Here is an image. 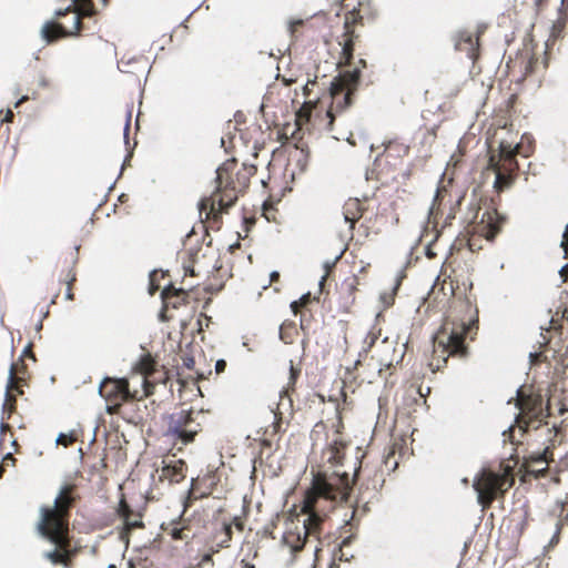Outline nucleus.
<instances>
[{"instance_id":"58836bf2","label":"nucleus","mask_w":568,"mask_h":568,"mask_svg":"<svg viewBox=\"0 0 568 568\" xmlns=\"http://www.w3.org/2000/svg\"><path fill=\"white\" fill-rule=\"evenodd\" d=\"M311 302V294L303 295L300 300L291 303V310L296 315L303 307Z\"/></svg>"},{"instance_id":"f257e3e1","label":"nucleus","mask_w":568,"mask_h":568,"mask_svg":"<svg viewBox=\"0 0 568 568\" xmlns=\"http://www.w3.org/2000/svg\"><path fill=\"white\" fill-rule=\"evenodd\" d=\"M361 467L351 479L346 471L335 470L332 474L318 471L314 475L311 488L305 493L301 514L291 518L285 526L283 544L291 552L301 551L312 538L320 544L326 510L332 509L335 501L347 500L352 485L359 476Z\"/></svg>"},{"instance_id":"6e6552de","label":"nucleus","mask_w":568,"mask_h":568,"mask_svg":"<svg viewBox=\"0 0 568 568\" xmlns=\"http://www.w3.org/2000/svg\"><path fill=\"white\" fill-rule=\"evenodd\" d=\"M515 484L513 468L509 465L503 467L501 473H495L484 468L475 477L474 489L477 493L478 504L483 509H488L493 503L505 495Z\"/></svg>"},{"instance_id":"79ce46f5","label":"nucleus","mask_w":568,"mask_h":568,"mask_svg":"<svg viewBox=\"0 0 568 568\" xmlns=\"http://www.w3.org/2000/svg\"><path fill=\"white\" fill-rule=\"evenodd\" d=\"M384 484L383 470H375L372 480V486L375 491H378Z\"/></svg>"},{"instance_id":"a878e982","label":"nucleus","mask_w":568,"mask_h":568,"mask_svg":"<svg viewBox=\"0 0 568 568\" xmlns=\"http://www.w3.org/2000/svg\"><path fill=\"white\" fill-rule=\"evenodd\" d=\"M161 529L173 540L187 541L192 539V531L187 527L179 526V523H174L173 520L163 523Z\"/></svg>"},{"instance_id":"1a4fd4ad","label":"nucleus","mask_w":568,"mask_h":568,"mask_svg":"<svg viewBox=\"0 0 568 568\" xmlns=\"http://www.w3.org/2000/svg\"><path fill=\"white\" fill-rule=\"evenodd\" d=\"M517 154L510 143L500 142L498 153H491L488 160L487 170L495 173L494 190L501 193L514 184L518 176L519 164Z\"/></svg>"},{"instance_id":"c9c22d12","label":"nucleus","mask_w":568,"mask_h":568,"mask_svg":"<svg viewBox=\"0 0 568 568\" xmlns=\"http://www.w3.org/2000/svg\"><path fill=\"white\" fill-rule=\"evenodd\" d=\"M69 549L62 550L55 547L54 550L48 552L47 558H49L54 564H65L69 559Z\"/></svg>"},{"instance_id":"680f3d73","label":"nucleus","mask_w":568,"mask_h":568,"mask_svg":"<svg viewBox=\"0 0 568 568\" xmlns=\"http://www.w3.org/2000/svg\"><path fill=\"white\" fill-rule=\"evenodd\" d=\"M55 19H57V20H52V21H53V22H63V23H65V24H69V26H70V23H71V21H72V14H69L67 18H61V19H58V18L55 17Z\"/></svg>"},{"instance_id":"423d86ee","label":"nucleus","mask_w":568,"mask_h":568,"mask_svg":"<svg viewBox=\"0 0 568 568\" xmlns=\"http://www.w3.org/2000/svg\"><path fill=\"white\" fill-rule=\"evenodd\" d=\"M75 486H63L54 499L53 505L42 506L37 523L38 534L55 547L67 550L71 546L70 517L75 497Z\"/></svg>"},{"instance_id":"39448f33","label":"nucleus","mask_w":568,"mask_h":568,"mask_svg":"<svg viewBox=\"0 0 568 568\" xmlns=\"http://www.w3.org/2000/svg\"><path fill=\"white\" fill-rule=\"evenodd\" d=\"M255 173L254 164L244 162L239 166L236 159L226 160L216 170L215 191L199 203L200 217L216 221L223 212L235 204L240 195L245 193Z\"/></svg>"},{"instance_id":"c03bdc74","label":"nucleus","mask_w":568,"mask_h":568,"mask_svg":"<svg viewBox=\"0 0 568 568\" xmlns=\"http://www.w3.org/2000/svg\"><path fill=\"white\" fill-rule=\"evenodd\" d=\"M342 288L345 290L348 295H352L356 290V278L353 277L349 281H345L342 285Z\"/></svg>"},{"instance_id":"de8ad7c7","label":"nucleus","mask_w":568,"mask_h":568,"mask_svg":"<svg viewBox=\"0 0 568 568\" xmlns=\"http://www.w3.org/2000/svg\"><path fill=\"white\" fill-rule=\"evenodd\" d=\"M447 190L445 187H438L437 189V192H436V195H435V199H434V204H433V207L437 204L438 206L440 205L442 203V199L444 196V193H446Z\"/></svg>"},{"instance_id":"69168bd1","label":"nucleus","mask_w":568,"mask_h":568,"mask_svg":"<svg viewBox=\"0 0 568 568\" xmlns=\"http://www.w3.org/2000/svg\"><path fill=\"white\" fill-rule=\"evenodd\" d=\"M271 282H277L280 280V273L274 271L270 274Z\"/></svg>"},{"instance_id":"052dcab7","label":"nucleus","mask_w":568,"mask_h":568,"mask_svg":"<svg viewBox=\"0 0 568 568\" xmlns=\"http://www.w3.org/2000/svg\"><path fill=\"white\" fill-rule=\"evenodd\" d=\"M11 429L10 425L8 423H6V419H2L1 420V425H0V433H1V436L6 433V432H9Z\"/></svg>"},{"instance_id":"a18cd8bd","label":"nucleus","mask_w":568,"mask_h":568,"mask_svg":"<svg viewBox=\"0 0 568 568\" xmlns=\"http://www.w3.org/2000/svg\"><path fill=\"white\" fill-rule=\"evenodd\" d=\"M225 524H232V528L235 527L239 531L244 530V520L239 516L234 517L232 521H225Z\"/></svg>"},{"instance_id":"5701e85b","label":"nucleus","mask_w":568,"mask_h":568,"mask_svg":"<svg viewBox=\"0 0 568 568\" xmlns=\"http://www.w3.org/2000/svg\"><path fill=\"white\" fill-rule=\"evenodd\" d=\"M233 530L232 524H225L223 521L219 528L212 535L211 538V550L217 552L222 548H229L232 540Z\"/></svg>"},{"instance_id":"20e7f679","label":"nucleus","mask_w":568,"mask_h":568,"mask_svg":"<svg viewBox=\"0 0 568 568\" xmlns=\"http://www.w3.org/2000/svg\"><path fill=\"white\" fill-rule=\"evenodd\" d=\"M367 63L359 59L352 70H344L336 75L329 85L331 104L324 108L321 101H305L296 112V125L303 129L311 125L313 129L323 130L333 133L335 122L342 119L344 112L353 104L354 95L361 82L362 69Z\"/></svg>"},{"instance_id":"0eeeda50","label":"nucleus","mask_w":568,"mask_h":568,"mask_svg":"<svg viewBox=\"0 0 568 568\" xmlns=\"http://www.w3.org/2000/svg\"><path fill=\"white\" fill-rule=\"evenodd\" d=\"M72 14V21L69 24L63 22L47 21L41 29L42 38L52 43L62 38L77 37L85 29L83 19L91 18L95 14L92 0H72L64 9L55 11L58 19L67 18Z\"/></svg>"},{"instance_id":"72a5a7b5","label":"nucleus","mask_w":568,"mask_h":568,"mask_svg":"<svg viewBox=\"0 0 568 568\" xmlns=\"http://www.w3.org/2000/svg\"><path fill=\"white\" fill-rule=\"evenodd\" d=\"M307 21L308 20L303 19H294L290 21L288 32L293 39L297 40L303 36Z\"/></svg>"},{"instance_id":"7c9ffc66","label":"nucleus","mask_w":568,"mask_h":568,"mask_svg":"<svg viewBox=\"0 0 568 568\" xmlns=\"http://www.w3.org/2000/svg\"><path fill=\"white\" fill-rule=\"evenodd\" d=\"M353 540V536H349V537H346L343 539V541L341 542L339 547L337 550L334 551L333 554V559L336 561H351V559L354 558V554L348 551L346 548L351 545Z\"/></svg>"},{"instance_id":"412c9836","label":"nucleus","mask_w":568,"mask_h":568,"mask_svg":"<svg viewBox=\"0 0 568 568\" xmlns=\"http://www.w3.org/2000/svg\"><path fill=\"white\" fill-rule=\"evenodd\" d=\"M455 50L465 52L475 62L479 57V34L474 38L468 31H459L455 37Z\"/></svg>"},{"instance_id":"4be33fe9","label":"nucleus","mask_w":568,"mask_h":568,"mask_svg":"<svg viewBox=\"0 0 568 568\" xmlns=\"http://www.w3.org/2000/svg\"><path fill=\"white\" fill-rule=\"evenodd\" d=\"M186 463L182 459L165 464L160 474V479H166L170 484H179L186 477Z\"/></svg>"},{"instance_id":"2eb2a0df","label":"nucleus","mask_w":568,"mask_h":568,"mask_svg":"<svg viewBox=\"0 0 568 568\" xmlns=\"http://www.w3.org/2000/svg\"><path fill=\"white\" fill-rule=\"evenodd\" d=\"M334 403V419L331 420L329 427L333 429V435L328 447L323 452V457L332 466H338L345 456V449L347 443L343 438L344 423L339 404L336 400Z\"/></svg>"},{"instance_id":"b1692460","label":"nucleus","mask_w":568,"mask_h":568,"mask_svg":"<svg viewBox=\"0 0 568 568\" xmlns=\"http://www.w3.org/2000/svg\"><path fill=\"white\" fill-rule=\"evenodd\" d=\"M365 207L358 199H348L343 205V215L345 222L353 229L355 223L363 216Z\"/></svg>"},{"instance_id":"4c0bfd02","label":"nucleus","mask_w":568,"mask_h":568,"mask_svg":"<svg viewBox=\"0 0 568 568\" xmlns=\"http://www.w3.org/2000/svg\"><path fill=\"white\" fill-rule=\"evenodd\" d=\"M537 61V58L534 55H527L526 58L521 59L520 69L523 70L525 78L534 72Z\"/></svg>"},{"instance_id":"603ef678","label":"nucleus","mask_w":568,"mask_h":568,"mask_svg":"<svg viewBox=\"0 0 568 568\" xmlns=\"http://www.w3.org/2000/svg\"><path fill=\"white\" fill-rule=\"evenodd\" d=\"M282 416L281 414H275V422L273 423V433L276 434L281 429Z\"/></svg>"},{"instance_id":"e2e57ef3","label":"nucleus","mask_w":568,"mask_h":568,"mask_svg":"<svg viewBox=\"0 0 568 568\" xmlns=\"http://www.w3.org/2000/svg\"><path fill=\"white\" fill-rule=\"evenodd\" d=\"M183 364L187 367V368H192L193 365H194V359L192 357H184L183 358Z\"/></svg>"},{"instance_id":"393cba45","label":"nucleus","mask_w":568,"mask_h":568,"mask_svg":"<svg viewBox=\"0 0 568 568\" xmlns=\"http://www.w3.org/2000/svg\"><path fill=\"white\" fill-rule=\"evenodd\" d=\"M23 390L19 387L7 385L6 399L2 406V419H10L17 409V395H22Z\"/></svg>"},{"instance_id":"bf43d9fd","label":"nucleus","mask_w":568,"mask_h":568,"mask_svg":"<svg viewBox=\"0 0 568 568\" xmlns=\"http://www.w3.org/2000/svg\"><path fill=\"white\" fill-rule=\"evenodd\" d=\"M550 329L560 332L561 324L558 322V320L551 318V321H550Z\"/></svg>"},{"instance_id":"6e6d98bb","label":"nucleus","mask_w":568,"mask_h":568,"mask_svg":"<svg viewBox=\"0 0 568 568\" xmlns=\"http://www.w3.org/2000/svg\"><path fill=\"white\" fill-rule=\"evenodd\" d=\"M14 114L11 109H8L4 113V116L0 120L1 123L7 122L11 123L13 121Z\"/></svg>"},{"instance_id":"49530a36","label":"nucleus","mask_w":568,"mask_h":568,"mask_svg":"<svg viewBox=\"0 0 568 568\" xmlns=\"http://www.w3.org/2000/svg\"><path fill=\"white\" fill-rule=\"evenodd\" d=\"M316 84H317L316 79H314V80H308V81L306 82V84H305V85H304V88H303V92H304V95H305L306 98H310V95H311V93H312V91H313V87H314V85H316Z\"/></svg>"},{"instance_id":"cd10ccee","label":"nucleus","mask_w":568,"mask_h":568,"mask_svg":"<svg viewBox=\"0 0 568 568\" xmlns=\"http://www.w3.org/2000/svg\"><path fill=\"white\" fill-rule=\"evenodd\" d=\"M568 21V9H564L561 6L558 11V18L551 27V32L548 41H557L562 38L564 30Z\"/></svg>"},{"instance_id":"c756f323","label":"nucleus","mask_w":568,"mask_h":568,"mask_svg":"<svg viewBox=\"0 0 568 568\" xmlns=\"http://www.w3.org/2000/svg\"><path fill=\"white\" fill-rule=\"evenodd\" d=\"M186 510H182L180 517L178 519H172L174 523H179V526L187 527L192 531V538L196 535L197 530L201 527V519L196 518V513L192 515V517H187Z\"/></svg>"},{"instance_id":"473e14b6","label":"nucleus","mask_w":568,"mask_h":568,"mask_svg":"<svg viewBox=\"0 0 568 568\" xmlns=\"http://www.w3.org/2000/svg\"><path fill=\"white\" fill-rule=\"evenodd\" d=\"M327 428L328 424L325 423L324 420H320L314 425L313 429L311 430V439L313 440L314 444L322 440L323 437L328 439Z\"/></svg>"},{"instance_id":"f3484780","label":"nucleus","mask_w":568,"mask_h":568,"mask_svg":"<svg viewBox=\"0 0 568 568\" xmlns=\"http://www.w3.org/2000/svg\"><path fill=\"white\" fill-rule=\"evenodd\" d=\"M263 132L261 126L256 123H251L244 128L236 129V133L230 136V143L232 149L237 150L239 148L247 149L252 152L253 156H257V152L261 149V138Z\"/></svg>"},{"instance_id":"09e8293b","label":"nucleus","mask_w":568,"mask_h":568,"mask_svg":"<svg viewBox=\"0 0 568 568\" xmlns=\"http://www.w3.org/2000/svg\"><path fill=\"white\" fill-rule=\"evenodd\" d=\"M455 216H456V209H455V206H452L449 212H448V214L445 217V222L443 224V227H446L447 225H450V223L455 219Z\"/></svg>"},{"instance_id":"f8f14e48","label":"nucleus","mask_w":568,"mask_h":568,"mask_svg":"<svg viewBox=\"0 0 568 568\" xmlns=\"http://www.w3.org/2000/svg\"><path fill=\"white\" fill-rule=\"evenodd\" d=\"M362 3L347 11L344 17V32L338 39V45L342 48L339 53L338 67H351L354 58V49L361 34L358 27L364 26V16L362 14Z\"/></svg>"},{"instance_id":"0e129e2a","label":"nucleus","mask_w":568,"mask_h":568,"mask_svg":"<svg viewBox=\"0 0 568 568\" xmlns=\"http://www.w3.org/2000/svg\"><path fill=\"white\" fill-rule=\"evenodd\" d=\"M426 256L428 258H434L436 256V253L433 251L432 245H428L426 248Z\"/></svg>"},{"instance_id":"9d476101","label":"nucleus","mask_w":568,"mask_h":568,"mask_svg":"<svg viewBox=\"0 0 568 568\" xmlns=\"http://www.w3.org/2000/svg\"><path fill=\"white\" fill-rule=\"evenodd\" d=\"M205 414L203 410L181 409L169 417L166 434L172 437L174 445H189L202 432Z\"/></svg>"},{"instance_id":"3c124183","label":"nucleus","mask_w":568,"mask_h":568,"mask_svg":"<svg viewBox=\"0 0 568 568\" xmlns=\"http://www.w3.org/2000/svg\"><path fill=\"white\" fill-rule=\"evenodd\" d=\"M184 270H185V275H190V276H199L200 275V272L195 270L194 264L185 265Z\"/></svg>"},{"instance_id":"774afa93","label":"nucleus","mask_w":568,"mask_h":568,"mask_svg":"<svg viewBox=\"0 0 568 568\" xmlns=\"http://www.w3.org/2000/svg\"><path fill=\"white\" fill-rule=\"evenodd\" d=\"M561 318L568 321V308L562 311Z\"/></svg>"},{"instance_id":"37998d69","label":"nucleus","mask_w":568,"mask_h":568,"mask_svg":"<svg viewBox=\"0 0 568 568\" xmlns=\"http://www.w3.org/2000/svg\"><path fill=\"white\" fill-rule=\"evenodd\" d=\"M75 442V438L72 436V435H67V434H60L57 438V443L59 445H62L64 447H68L70 446L71 444H73Z\"/></svg>"},{"instance_id":"2f4dec72","label":"nucleus","mask_w":568,"mask_h":568,"mask_svg":"<svg viewBox=\"0 0 568 568\" xmlns=\"http://www.w3.org/2000/svg\"><path fill=\"white\" fill-rule=\"evenodd\" d=\"M513 149L517 155L519 154L524 158H528L534 152V141L529 136L524 135L521 141Z\"/></svg>"},{"instance_id":"4468645a","label":"nucleus","mask_w":568,"mask_h":568,"mask_svg":"<svg viewBox=\"0 0 568 568\" xmlns=\"http://www.w3.org/2000/svg\"><path fill=\"white\" fill-rule=\"evenodd\" d=\"M133 372L142 376V389H140L141 399L152 395L158 384H165L169 379L168 371L151 354H144L133 366Z\"/></svg>"},{"instance_id":"f704fd0d","label":"nucleus","mask_w":568,"mask_h":568,"mask_svg":"<svg viewBox=\"0 0 568 568\" xmlns=\"http://www.w3.org/2000/svg\"><path fill=\"white\" fill-rule=\"evenodd\" d=\"M77 281V274L74 272L73 268H69L67 274H65V277H64V283H65V298L69 300V301H73L74 298V295H73V283Z\"/></svg>"},{"instance_id":"13d9d810","label":"nucleus","mask_w":568,"mask_h":568,"mask_svg":"<svg viewBox=\"0 0 568 568\" xmlns=\"http://www.w3.org/2000/svg\"><path fill=\"white\" fill-rule=\"evenodd\" d=\"M559 273L562 278V282H567L568 281V263L561 267Z\"/></svg>"},{"instance_id":"ddd939ff","label":"nucleus","mask_w":568,"mask_h":568,"mask_svg":"<svg viewBox=\"0 0 568 568\" xmlns=\"http://www.w3.org/2000/svg\"><path fill=\"white\" fill-rule=\"evenodd\" d=\"M478 215V213L476 214ZM477 219V216H475ZM505 217L501 216L496 209L487 210L481 214L479 221L474 220L466 227L468 235L467 245L470 251L481 248L479 241H493L500 232Z\"/></svg>"},{"instance_id":"bb28decb","label":"nucleus","mask_w":568,"mask_h":568,"mask_svg":"<svg viewBox=\"0 0 568 568\" xmlns=\"http://www.w3.org/2000/svg\"><path fill=\"white\" fill-rule=\"evenodd\" d=\"M27 365L24 359L20 357L17 362L12 363L9 372L8 385L21 388L26 385Z\"/></svg>"},{"instance_id":"e433bc0d","label":"nucleus","mask_w":568,"mask_h":568,"mask_svg":"<svg viewBox=\"0 0 568 568\" xmlns=\"http://www.w3.org/2000/svg\"><path fill=\"white\" fill-rule=\"evenodd\" d=\"M381 336V328L373 327L364 338V351L369 352Z\"/></svg>"},{"instance_id":"6ab92c4d","label":"nucleus","mask_w":568,"mask_h":568,"mask_svg":"<svg viewBox=\"0 0 568 568\" xmlns=\"http://www.w3.org/2000/svg\"><path fill=\"white\" fill-rule=\"evenodd\" d=\"M116 514L123 520V529L120 532L121 539H129V535L133 529L143 528L142 514L134 511L126 503L125 498L122 497Z\"/></svg>"},{"instance_id":"c85d7f7f","label":"nucleus","mask_w":568,"mask_h":568,"mask_svg":"<svg viewBox=\"0 0 568 568\" xmlns=\"http://www.w3.org/2000/svg\"><path fill=\"white\" fill-rule=\"evenodd\" d=\"M408 153H409L408 145H406L402 142H398V141H389L388 143L385 144L383 156H385L386 159L392 158V156L404 158V156L408 155Z\"/></svg>"},{"instance_id":"a211bd4d","label":"nucleus","mask_w":568,"mask_h":568,"mask_svg":"<svg viewBox=\"0 0 568 568\" xmlns=\"http://www.w3.org/2000/svg\"><path fill=\"white\" fill-rule=\"evenodd\" d=\"M404 354L400 353L396 344L393 341H389L388 337H385L376 347L375 357L379 364V374H382L383 369H389L402 362Z\"/></svg>"},{"instance_id":"a19ab883","label":"nucleus","mask_w":568,"mask_h":568,"mask_svg":"<svg viewBox=\"0 0 568 568\" xmlns=\"http://www.w3.org/2000/svg\"><path fill=\"white\" fill-rule=\"evenodd\" d=\"M159 277H164V274L158 271H153L150 274V294H154L160 288V285L156 284Z\"/></svg>"},{"instance_id":"8fccbe9b","label":"nucleus","mask_w":568,"mask_h":568,"mask_svg":"<svg viewBox=\"0 0 568 568\" xmlns=\"http://www.w3.org/2000/svg\"><path fill=\"white\" fill-rule=\"evenodd\" d=\"M549 0H534V7L537 13L541 12L548 4Z\"/></svg>"},{"instance_id":"ea45409f","label":"nucleus","mask_w":568,"mask_h":568,"mask_svg":"<svg viewBox=\"0 0 568 568\" xmlns=\"http://www.w3.org/2000/svg\"><path fill=\"white\" fill-rule=\"evenodd\" d=\"M300 374H301V369L294 367V365L291 363L290 379H288L287 386L285 388L286 394H288L290 390H294V385H295Z\"/></svg>"},{"instance_id":"9b49d317","label":"nucleus","mask_w":568,"mask_h":568,"mask_svg":"<svg viewBox=\"0 0 568 568\" xmlns=\"http://www.w3.org/2000/svg\"><path fill=\"white\" fill-rule=\"evenodd\" d=\"M99 394L106 403V413L120 414L124 403L141 400L140 389H130L126 378L105 377L100 383Z\"/></svg>"},{"instance_id":"338daca9","label":"nucleus","mask_w":568,"mask_h":568,"mask_svg":"<svg viewBox=\"0 0 568 568\" xmlns=\"http://www.w3.org/2000/svg\"><path fill=\"white\" fill-rule=\"evenodd\" d=\"M28 95H23L22 98H20L16 103H14V108H19L22 103H24L26 101H28Z\"/></svg>"},{"instance_id":"864d4df0","label":"nucleus","mask_w":568,"mask_h":568,"mask_svg":"<svg viewBox=\"0 0 568 568\" xmlns=\"http://www.w3.org/2000/svg\"><path fill=\"white\" fill-rule=\"evenodd\" d=\"M21 357H22V358H24V357H29V358H31V359L36 361V356H34V354H33V352H32V346H31V344H29V345L23 349V353H22V356H21Z\"/></svg>"},{"instance_id":"aec40b11","label":"nucleus","mask_w":568,"mask_h":568,"mask_svg":"<svg viewBox=\"0 0 568 568\" xmlns=\"http://www.w3.org/2000/svg\"><path fill=\"white\" fill-rule=\"evenodd\" d=\"M163 310L162 318L168 320L165 313L169 308H179L189 303L190 294L184 288H175L173 285L165 286L161 293Z\"/></svg>"},{"instance_id":"f03ea898","label":"nucleus","mask_w":568,"mask_h":568,"mask_svg":"<svg viewBox=\"0 0 568 568\" xmlns=\"http://www.w3.org/2000/svg\"><path fill=\"white\" fill-rule=\"evenodd\" d=\"M516 405L520 412L515 425L504 432V442L519 445L530 430H535L538 437H542L545 448L525 456L523 463L526 475L535 479L542 478L549 470V464L554 462V449L562 445L566 439V429L561 425L548 427L545 420L550 416L549 402L544 407V398L539 393L525 394L519 389Z\"/></svg>"},{"instance_id":"4d7b16f0","label":"nucleus","mask_w":568,"mask_h":568,"mask_svg":"<svg viewBox=\"0 0 568 568\" xmlns=\"http://www.w3.org/2000/svg\"><path fill=\"white\" fill-rule=\"evenodd\" d=\"M226 367V362L224 359H219L215 364V372L217 374L223 373Z\"/></svg>"},{"instance_id":"7ed1b4c3","label":"nucleus","mask_w":568,"mask_h":568,"mask_svg":"<svg viewBox=\"0 0 568 568\" xmlns=\"http://www.w3.org/2000/svg\"><path fill=\"white\" fill-rule=\"evenodd\" d=\"M478 331V310L468 298H454L447 317L433 341L429 367L439 371L449 357L464 358L468 354L466 339L473 341Z\"/></svg>"},{"instance_id":"dca6fc26","label":"nucleus","mask_w":568,"mask_h":568,"mask_svg":"<svg viewBox=\"0 0 568 568\" xmlns=\"http://www.w3.org/2000/svg\"><path fill=\"white\" fill-rule=\"evenodd\" d=\"M220 483L217 470L207 469L204 474L192 479L187 496L184 499V510L192 506L194 500L209 497Z\"/></svg>"},{"instance_id":"5fc2aeb1","label":"nucleus","mask_w":568,"mask_h":568,"mask_svg":"<svg viewBox=\"0 0 568 568\" xmlns=\"http://www.w3.org/2000/svg\"><path fill=\"white\" fill-rule=\"evenodd\" d=\"M561 247L564 248L565 253L568 254V223L562 236Z\"/></svg>"}]
</instances>
